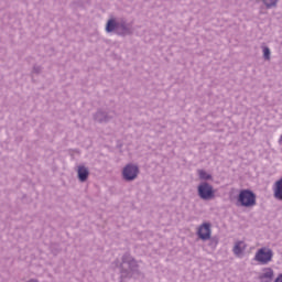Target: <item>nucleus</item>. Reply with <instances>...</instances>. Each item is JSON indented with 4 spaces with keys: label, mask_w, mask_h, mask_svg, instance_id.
I'll return each instance as SVG.
<instances>
[{
    "label": "nucleus",
    "mask_w": 282,
    "mask_h": 282,
    "mask_svg": "<svg viewBox=\"0 0 282 282\" xmlns=\"http://www.w3.org/2000/svg\"><path fill=\"white\" fill-rule=\"evenodd\" d=\"M107 34H117V36H131L133 34V24L124 18L110 17L105 28Z\"/></svg>",
    "instance_id": "obj_1"
},
{
    "label": "nucleus",
    "mask_w": 282,
    "mask_h": 282,
    "mask_svg": "<svg viewBox=\"0 0 282 282\" xmlns=\"http://www.w3.org/2000/svg\"><path fill=\"white\" fill-rule=\"evenodd\" d=\"M121 270V282H124V279H131V276H135V274H140L138 270V262L131 254L126 253L122 256V261L120 265Z\"/></svg>",
    "instance_id": "obj_2"
},
{
    "label": "nucleus",
    "mask_w": 282,
    "mask_h": 282,
    "mask_svg": "<svg viewBox=\"0 0 282 282\" xmlns=\"http://www.w3.org/2000/svg\"><path fill=\"white\" fill-rule=\"evenodd\" d=\"M237 202L238 206H242L243 208H252V206H257V195L250 189H241Z\"/></svg>",
    "instance_id": "obj_3"
},
{
    "label": "nucleus",
    "mask_w": 282,
    "mask_h": 282,
    "mask_svg": "<svg viewBox=\"0 0 282 282\" xmlns=\"http://www.w3.org/2000/svg\"><path fill=\"white\" fill-rule=\"evenodd\" d=\"M274 258V251L268 247H262L257 250L253 261L259 263V265H268L272 263V259Z\"/></svg>",
    "instance_id": "obj_4"
},
{
    "label": "nucleus",
    "mask_w": 282,
    "mask_h": 282,
    "mask_svg": "<svg viewBox=\"0 0 282 282\" xmlns=\"http://www.w3.org/2000/svg\"><path fill=\"white\" fill-rule=\"evenodd\" d=\"M198 197L204 199V202H210V199H215V189L213 185L208 182H203L197 187Z\"/></svg>",
    "instance_id": "obj_5"
},
{
    "label": "nucleus",
    "mask_w": 282,
    "mask_h": 282,
    "mask_svg": "<svg viewBox=\"0 0 282 282\" xmlns=\"http://www.w3.org/2000/svg\"><path fill=\"white\" fill-rule=\"evenodd\" d=\"M121 175L124 182H133L140 175V167L133 163H129L123 167Z\"/></svg>",
    "instance_id": "obj_6"
},
{
    "label": "nucleus",
    "mask_w": 282,
    "mask_h": 282,
    "mask_svg": "<svg viewBox=\"0 0 282 282\" xmlns=\"http://www.w3.org/2000/svg\"><path fill=\"white\" fill-rule=\"evenodd\" d=\"M196 235L202 239V241H209L210 236L213 235V229H210V223L202 224L198 227Z\"/></svg>",
    "instance_id": "obj_7"
},
{
    "label": "nucleus",
    "mask_w": 282,
    "mask_h": 282,
    "mask_svg": "<svg viewBox=\"0 0 282 282\" xmlns=\"http://www.w3.org/2000/svg\"><path fill=\"white\" fill-rule=\"evenodd\" d=\"M258 280L260 282H274V269L264 267L261 269Z\"/></svg>",
    "instance_id": "obj_8"
},
{
    "label": "nucleus",
    "mask_w": 282,
    "mask_h": 282,
    "mask_svg": "<svg viewBox=\"0 0 282 282\" xmlns=\"http://www.w3.org/2000/svg\"><path fill=\"white\" fill-rule=\"evenodd\" d=\"M94 119L96 120V122H100V123H107L110 120L113 119V116L109 115V112H105L102 110H98L95 116Z\"/></svg>",
    "instance_id": "obj_9"
},
{
    "label": "nucleus",
    "mask_w": 282,
    "mask_h": 282,
    "mask_svg": "<svg viewBox=\"0 0 282 282\" xmlns=\"http://www.w3.org/2000/svg\"><path fill=\"white\" fill-rule=\"evenodd\" d=\"M77 177L79 182H87L89 180V167L80 164L77 166Z\"/></svg>",
    "instance_id": "obj_10"
},
{
    "label": "nucleus",
    "mask_w": 282,
    "mask_h": 282,
    "mask_svg": "<svg viewBox=\"0 0 282 282\" xmlns=\"http://www.w3.org/2000/svg\"><path fill=\"white\" fill-rule=\"evenodd\" d=\"M248 246L243 241H237L232 248V252L236 257H241L246 252Z\"/></svg>",
    "instance_id": "obj_11"
},
{
    "label": "nucleus",
    "mask_w": 282,
    "mask_h": 282,
    "mask_svg": "<svg viewBox=\"0 0 282 282\" xmlns=\"http://www.w3.org/2000/svg\"><path fill=\"white\" fill-rule=\"evenodd\" d=\"M274 197L282 202V178L275 183Z\"/></svg>",
    "instance_id": "obj_12"
},
{
    "label": "nucleus",
    "mask_w": 282,
    "mask_h": 282,
    "mask_svg": "<svg viewBox=\"0 0 282 282\" xmlns=\"http://www.w3.org/2000/svg\"><path fill=\"white\" fill-rule=\"evenodd\" d=\"M197 173H198L199 180H206V181L213 180V175L208 174V172H206L205 170H198Z\"/></svg>",
    "instance_id": "obj_13"
},
{
    "label": "nucleus",
    "mask_w": 282,
    "mask_h": 282,
    "mask_svg": "<svg viewBox=\"0 0 282 282\" xmlns=\"http://www.w3.org/2000/svg\"><path fill=\"white\" fill-rule=\"evenodd\" d=\"M262 54H263L264 61H270L271 54H272L271 51H270V47L262 46Z\"/></svg>",
    "instance_id": "obj_14"
},
{
    "label": "nucleus",
    "mask_w": 282,
    "mask_h": 282,
    "mask_svg": "<svg viewBox=\"0 0 282 282\" xmlns=\"http://www.w3.org/2000/svg\"><path fill=\"white\" fill-rule=\"evenodd\" d=\"M265 8H276V4L279 3V0H262Z\"/></svg>",
    "instance_id": "obj_15"
},
{
    "label": "nucleus",
    "mask_w": 282,
    "mask_h": 282,
    "mask_svg": "<svg viewBox=\"0 0 282 282\" xmlns=\"http://www.w3.org/2000/svg\"><path fill=\"white\" fill-rule=\"evenodd\" d=\"M41 72H43V67L39 65L33 66V70H32L33 74H41Z\"/></svg>",
    "instance_id": "obj_16"
},
{
    "label": "nucleus",
    "mask_w": 282,
    "mask_h": 282,
    "mask_svg": "<svg viewBox=\"0 0 282 282\" xmlns=\"http://www.w3.org/2000/svg\"><path fill=\"white\" fill-rule=\"evenodd\" d=\"M209 240H210L209 246H212L213 248H217V245L219 243L217 238H210Z\"/></svg>",
    "instance_id": "obj_17"
},
{
    "label": "nucleus",
    "mask_w": 282,
    "mask_h": 282,
    "mask_svg": "<svg viewBox=\"0 0 282 282\" xmlns=\"http://www.w3.org/2000/svg\"><path fill=\"white\" fill-rule=\"evenodd\" d=\"M273 282H282V273L274 278Z\"/></svg>",
    "instance_id": "obj_18"
},
{
    "label": "nucleus",
    "mask_w": 282,
    "mask_h": 282,
    "mask_svg": "<svg viewBox=\"0 0 282 282\" xmlns=\"http://www.w3.org/2000/svg\"><path fill=\"white\" fill-rule=\"evenodd\" d=\"M279 143L282 145V135L280 137Z\"/></svg>",
    "instance_id": "obj_19"
}]
</instances>
